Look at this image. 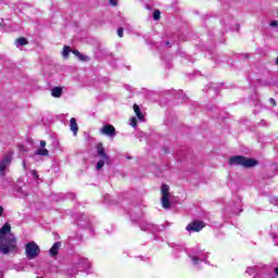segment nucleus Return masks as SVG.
<instances>
[{"instance_id":"f257e3e1","label":"nucleus","mask_w":278,"mask_h":278,"mask_svg":"<svg viewBox=\"0 0 278 278\" xmlns=\"http://www.w3.org/2000/svg\"><path fill=\"white\" fill-rule=\"evenodd\" d=\"M12 231L10 223H5L0 229V253L2 255H10V253H18L17 240ZM10 233V235H8Z\"/></svg>"},{"instance_id":"f03ea898","label":"nucleus","mask_w":278,"mask_h":278,"mask_svg":"<svg viewBox=\"0 0 278 278\" xmlns=\"http://www.w3.org/2000/svg\"><path fill=\"white\" fill-rule=\"evenodd\" d=\"M230 166L237 164V166H243V168H255L260 164V162L255 159L242 156V155H233L229 159Z\"/></svg>"},{"instance_id":"7ed1b4c3","label":"nucleus","mask_w":278,"mask_h":278,"mask_svg":"<svg viewBox=\"0 0 278 278\" xmlns=\"http://www.w3.org/2000/svg\"><path fill=\"white\" fill-rule=\"evenodd\" d=\"M25 255L28 260H36L40 255V247L35 241L26 243Z\"/></svg>"},{"instance_id":"20e7f679","label":"nucleus","mask_w":278,"mask_h":278,"mask_svg":"<svg viewBox=\"0 0 278 278\" xmlns=\"http://www.w3.org/2000/svg\"><path fill=\"white\" fill-rule=\"evenodd\" d=\"M161 193H162V207L164 210L170 208V189L168 188V185H162L161 186Z\"/></svg>"},{"instance_id":"39448f33","label":"nucleus","mask_w":278,"mask_h":278,"mask_svg":"<svg viewBox=\"0 0 278 278\" xmlns=\"http://www.w3.org/2000/svg\"><path fill=\"white\" fill-rule=\"evenodd\" d=\"M12 164V155L7 154L4 155L3 160L0 161V175L1 177H5V169L8 166Z\"/></svg>"},{"instance_id":"423d86ee","label":"nucleus","mask_w":278,"mask_h":278,"mask_svg":"<svg viewBox=\"0 0 278 278\" xmlns=\"http://www.w3.org/2000/svg\"><path fill=\"white\" fill-rule=\"evenodd\" d=\"M204 227H205V223H204V222H201V220H193V222H191V223L186 227V229H187L188 231H195V232H199V231H201Z\"/></svg>"},{"instance_id":"0eeeda50","label":"nucleus","mask_w":278,"mask_h":278,"mask_svg":"<svg viewBox=\"0 0 278 278\" xmlns=\"http://www.w3.org/2000/svg\"><path fill=\"white\" fill-rule=\"evenodd\" d=\"M100 134H102L103 136L114 137L116 136V128L114 127V125L108 124L100 129Z\"/></svg>"},{"instance_id":"6e6552de","label":"nucleus","mask_w":278,"mask_h":278,"mask_svg":"<svg viewBox=\"0 0 278 278\" xmlns=\"http://www.w3.org/2000/svg\"><path fill=\"white\" fill-rule=\"evenodd\" d=\"M60 249H62V242H60V241L54 242L49 251L50 256L58 257V255L60 253Z\"/></svg>"},{"instance_id":"1a4fd4ad","label":"nucleus","mask_w":278,"mask_h":278,"mask_svg":"<svg viewBox=\"0 0 278 278\" xmlns=\"http://www.w3.org/2000/svg\"><path fill=\"white\" fill-rule=\"evenodd\" d=\"M97 153L98 155H100V157H102V160L105 161H110V155H108V153H105V148H103V143H98L97 147Z\"/></svg>"},{"instance_id":"9d476101","label":"nucleus","mask_w":278,"mask_h":278,"mask_svg":"<svg viewBox=\"0 0 278 278\" xmlns=\"http://www.w3.org/2000/svg\"><path fill=\"white\" fill-rule=\"evenodd\" d=\"M70 129L73 132V136H77V132L79 131V126H77V119H75V117H72L70 119Z\"/></svg>"},{"instance_id":"9b49d317","label":"nucleus","mask_w":278,"mask_h":278,"mask_svg":"<svg viewBox=\"0 0 278 278\" xmlns=\"http://www.w3.org/2000/svg\"><path fill=\"white\" fill-rule=\"evenodd\" d=\"M63 92H64V89H62V87H60V86L53 87L51 89V97H53L54 99H60V97H62Z\"/></svg>"},{"instance_id":"f8f14e48","label":"nucleus","mask_w":278,"mask_h":278,"mask_svg":"<svg viewBox=\"0 0 278 278\" xmlns=\"http://www.w3.org/2000/svg\"><path fill=\"white\" fill-rule=\"evenodd\" d=\"M132 110L138 118V121H141L144 123V114H142V111H140V105L134 104Z\"/></svg>"},{"instance_id":"ddd939ff","label":"nucleus","mask_w":278,"mask_h":278,"mask_svg":"<svg viewBox=\"0 0 278 278\" xmlns=\"http://www.w3.org/2000/svg\"><path fill=\"white\" fill-rule=\"evenodd\" d=\"M35 155H42L43 157H49V150H47V148L37 149Z\"/></svg>"},{"instance_id":"4468645a","label":"nucleus","mask_w":278,"mask_h":278,"mask_svg":"<svg viewBox=\"0 0 278 278\" xmlns=\"http://www.w3.org/2000/svg\"><path fill=\"white\" fill-rule=\"evenodd\" d=\"M16 42H17V45H20V47H25V46L29 45V41L25 37L17 38Z\"/></svg>"},{"instance_id":"2eb2a0df","label":"nucleus","mask_w":278,"mask_h":278,"mask_svg":"<svg viewBox=\"0 0 278 278\" xmlns=\"http://www.w3.org/2000/svg\"><path fill=\"white\" fill-rule=\"evenodd\" d=\"M70 53H71V47L64 46L63 52H62L63 58H67Z\"/></svg>"},{"instance_id":"dca6fc26","label":"nucleus","mask_w":278,"mask_h":278,"mask_svg":"<svg viewBox=\"0 0 278 278\" xmlns=\"http://www.w3.org/2000/svg\"><path fill=\"white\" fill-rule=\"evenodd\" d=\"M105 162H109V161H105V160H100L98 163H97V170H101V168H103L105 166Z\"/></svg>"},{"instance_id":"f3484780","label":"nucleus","mask_w":278,"mask_h":278,"mask_svg":"<svg viewBox=\"0 0 278 278\" xmlns=\"http://www.w3.org/2000/svg\"><path fill=\"white\" fill-rule=\"evenodd\" d=\"M78 60H80V62H90V56L80 53Z\"/></svg>"},{"instance_id":"a211bd4d","label":"nucleus","mask_w":278,"mask_h":278,"mask_svg":"<svg viewBox=\"0 0 278 278\" xmlns=\"http://www.w3.org/2000/svg\"><path fill=\"white\" fill-rule=\"evenodd\" d=\"M130 125L134 127V129H138V118L131 117Z\"/></svg>"},{"instance_id":"6ab92c4d","label":"nucleus","mask_w":278,"mask_h":278,"mask_svg":"<svg viewBox=\"0 0 278 278\" xmlns=\"http://www.w3.org/2000/svg\"><path fill=\"white\" fill-rule=\"evenodd\" d=\"M161 12H160V10H154V12H153V20L154 21H160V18H161Z\"/></svg>"},{"instance_id":"aec40b11","label":"nucleus","mask_w":278,"mask_h":278,"mask_svg":"<svg viewBox=\"0 0 278 278\" xmlns=\"http://www.w3.org/2000/svg\"><path fill=\"white\" fill-rule=\"evenodd\" d=\"M123 34H125V28L119 27V28L117 29V36H118L119 38H123Z\"/></svg>"},{"instance_id":"412c9836","label":"nucleus","mask_w":278,"mask_h":278,"mask_svg":"<svg viewBox=\"0 0 278 278\" xmlns=\"http://www.w3.org/2000/svg\"><path fill=\"white\" fill-rule=\"evenodd\" d=\"M109 3L111 5H113L114 8H116V5H118V2L116 0H109Z\"/></svg>"},{"instance_id":"4be33fe9","label":"nucleus","mask_w":278,"mask_h":278,"mask_svg":"<svg viewBox=\"0 0 278 278\" xmlns=\"http://www.w3.org/2000/svg\"><path fill=\"white\" fill-rule=\"evenodd\" d=\"M269 25H270V27H278V21L275 20V21L270 22Z\"/></svg>"},{"instance_id":"5701e85b","label":"nucleus","mask_w":278,"mask_h":278,"mask_svg":"<svg viewBox=\"0 0 278 278\" xmlns=\"http://www.w3.org/2000/svg\"><path fill=\"white\" fill-rule=\"evenodd\" d=\"M72 53H73L74 55H76V58H79V54H80L81 52H79V50H73Z\"/></svg>"},{"instance_id":"b1692460","label":"nucleus","mask_w":278,"mask_h":278,"mask_svg":"<svg viewBox=\"0 0 278 278\" xmlns=\"http://www.w3.org/2000/svg\"><path fill=\"white\" fill-rule=\"evenodd\" d=\"M269 102H270V105H274V106L277 105V101H275L274 98H270V99H269Z\"/></svg>"},{"instance_id":"393cba45","label":"nucleus","mask_w":278,"mask_h":278,"mask_svg":"<svg viewBox=\"0 0 278 278\" xmlns=\"http://www.w3.org/2000/svg\"><path fill=\"white\" fill-rule=\"evenodd\" d=\"M40 147H41V149H45V147H47V141L41 140L40 141Z\"/></svg>"},{"instance_id":"a878e982","label":"nucleus","mask_w":278,"mask_h":278,"mask_svg":"<svg viewBox=\"0 0 278 278\" xmlns=\"http://www.w3.org/2000/svg\"><path fill=\"white\" fill-rule=\"evenodd\" d=\"M3 212H4L3 206H0V217H2V216H3Z\"/></svg>"},{"instance_id":"bb28decb","label":"nucleus","mask_w":278,"mask_h":278,"mask_svg":"<svg viewBox=\"0 0 278 278\" xmlns=\"http://www.w3.org/2000/svg\"><path fill=\"white\" fill-rule=\"evenodd\" d=\"M193 264H199V257H193Z\"/></svg>"},{"instance_id":"cd10ccee","label":"nucleus","mask_w":278,"mask_h":278,"mask_svg":"<svg viewBox=\"0 0 278 278\" xmlns=\"http://www.w3.org/2000/svg\"><path fill=\"white\" fill-rule=\"evenodd\" d=\"M274 273H276V275H277V277H278V267H276V268L274 269Z\"/></svg>"},{"instance_id":"c85d7f7f","label":"nucleus","mask_w":278,"mask_h":278,"mask_svg":"<svg viewBox=\"0 0 278 278\" xmlns=\"http://www.w3.org/2000/svg\"><path fill=\"white\" fill-rule=\"evenodd\" d=\"M33 175H34L35 177H38V173H37V172H33Z\"/></svg>"},{"instance_id":"c756f323","label":"nucleus","mask_w":278,"mask_h":278,"mask_svg":"<svg viewBox=\"0 0 278 278\" xmlns=\"http://www.w3.org/2000/svg\"><path fill=\"white\" fill-rule=\"evenodd\" d=\"M165 45H166V46L170 45V41H165Z\"/></svg>"},{"instance_id":"7c9ffc66","label":"nucleus","mask_w":278,"mask_h":278,"mask_svg":"<svg viewBox=\"0 0 278 278\" xmlns=\"http://www.w3.org/2000/svg\"><path fill=\"white\" fill-rule=\"evenodd\" d=\"M23 166H24V168H25V166H26V163H25V161L23 162Z\"/></svg>"}]
</instances>
